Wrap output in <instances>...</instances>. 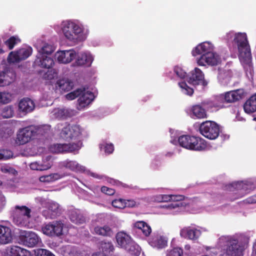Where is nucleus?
<instances>
[{
    "instance_id": "nucleus-48",
    "label": "nucleus",
    "mask_w": 256,
    "mask_h": 256,
    "mask_svg": "<svg viewBox=\"0 0 256 256\" xmlns=\"http://www.w3.org/2000/svg\"><path fill=\"white\" fill-rule=\"evenodd\" d=\"M10 101V95L8 93L0 92V103L7 104Z\"/></svg>"
},
{
    "instance_id": "nucleus-58",
    "label": "nucleus",
    "mask_w": 256,
    "mask_h": 256,
    "mask_svg": "<svg viewBox=\"0 0 256 256\" xmlns=\"http://www.w3.org/2000/svg\"><path fill=\"white\" fill-rule=\"evenodd\" d=\"M124 204H126V207L133 208L136 206V202L134 200H124Z\"/></svg>"
},
{
    "instance_id": "nucleus-7",
    "label": "nucleus",
    "mask_w": 256,
    "mask_h": 256,
    "mask_svg": "<svg viewBox=\"0 0 256 256\" xmlns=\"http://www.w3.org/2000/svg\"><path fill=\"white\" fill-rule=\"evenodd\" d=\"M36 133V130L33 126L20 128L17 132L16 142L19 145L24 144L31 140Z\"/></svg>"
},
{
    "instance_id": "nucleus-34",
    "label": "nucleus",
    "mask_w": 256,
    "mask_h": 256,
    "mask_svg": "<svg viewBox=\"0 0 256 256\" xmlns=\"http://www.w3.org/2000/svg\"><path fill=\"white\" fill-rule=\"evenodd\" d=\"M21 42V40L19 38L18 36H10L4 43L5 45L10 50H11L14 48V47L18 44Z\"/></svg>"
},
{
    "instance_id": "nucleus-31",
    "label": "nucleus",
    "mask_w": 256,
    "mask_h": 256,
    "mask_svg": "<svg viewBox=\"0 0 256 256\" xmlns=\"http://www.w3.org/2000/svg\"><path fill=\"white\" fill-rule=\"evenodd\" d=\"M60 90L64 92L70 90L74 86L73 82L68 79H60L56 82Z\"/></svg>"
},
{
    "instance_id": "nucleus-55",
    "label": "nucleus",
    "mask_w": 256,
    "mask_h": 256,
    "mask_svg": "<svg viewBox=\"0 0 256 256\" xmlns=\"http://www.w3.org/2000/svg\"><path fill=\"white\" fill-rule=\"evenodd\" d=\"M51 164L48 162H47L46 164H39V170L42 171L47 170L50 168H51Z\"/></svg>"
},
{
    "instance_id": "nucleus-59",
    "label": "nucleus",
    "mask_w": 256,
    "mask_h": 256,
    "mask_svg": "<svg viewBox=\"0 0 256 256\" xmlns=\"http://www.w3.org/2000/svg\"><path fill=\"white\" fill-rule=\"evenodd\" d=\"M245 200L246 202L248 204L256 203V194L248 198Z\"/></svg>"
},
{
    "instance_id": "nucleus-18",
    "label": "nucleus",
    "mask_w": 256,
    "mask_h": 256,
    "mask_svg": "<svg viewBox=\"0 0 256 256\" xmlns=\"http://www.w3.org/2000/svg\"><path fill=\"white\" fill-rule=\"evenodd\" d=\"M35 104L30 98H26L21 100L18 104V108L20 112L27 114L34 110Z\"/></svg>"
},
{
    "instance_id": "nucleus-1",
    "label": "nucleus",
    "mask_w": 256,
    "mask_h": 256,
    "mask_svg": "<svg viewBox=\"0 0 256 256\" xmlns=\"http://www.w3.org/2000/svg\"><path fill=\"white\" fill-rule=\"evenodd\" d=\"M234 42L237 46L238 58L242 64L244 66H250L252 56L246 34L244 32L236 33Z\"/></svg>"
},
{
    "instance_id": "nucleus-35",
    "label": "nucleus",
    "mask_w": 256,
    "mask_h": 256,
    "mask_svg": "<svg viewBox=\"0 0 256 256\" xmlns=\"http://www.w3.org/2000/svg\"><path fill=\"white\" fill-rule=\"evenodd\" d=\"M14 80V78L8 75V73L4 72H0V86H4L9 85Z\"/></svg>"
},
{
    "instance_id": "nucleus-51",
    "label": "nucleus",
    "mask_w": 256,
    "mask_h": 256,
    "mask_svg": "<svg viewBox=\"0 0 256 256\" xmlns=\"http://www.w3.org/2000/svg\"><path fill=\"white\" fill-rule=\"evenodd\" d=\"M57 76L56 70L54 69H50L46 72L45 74V78L48 80H52L56 77Z\"/></svg>"
},
{
    "instance_id": "nucleus-23",
    "label": "nucleus",
    "mask_w": 256,
    "mask_h": 256,
    "mask_svg": "<svg viewBox=\"0 0 256 256\" xmlns=\"http://www.w3.org/2000/svg\"><path fill=\"white\" fill-rule=\"evenodd\" d=\"M194 140L192 141L189 150L196 151H202L206 147V142L203 138L198 136H194Z\"/></svg>"
},
{
    "instance_id": "nucleus-57",
    "label": "nucleus",
    "mask_w": 256,
    "mask_h": 256,
    "mask_svg": "<svg viewBox=\"0 0 256 256\" xmlns=\"http://www.w3.org/2000/svg\"><path fill=\"white\" fill-rule=\"evenodd\" d=\"M114 150V146L112 144H106L104 146V151L108 154H112Z\"/></svg>"
},
{
    "instance_id": "nucleus-64",
    "label": "nucleus",
    "mask_w": 256,
    "mask_h": 256,
    "mask_svg": "<svg viewBox=\"0 0 256 256\" xmlns=\"http://www.w3.org/2000/svg\"><path fill=\"white\" fill-rule=\"evenodd\" d=\"M44 256H55L51 252L46 250V254Z\"/></svg>"
},
{
    "instance_id": "nucleus-56",
    "label": "nucleus",
    "mask_w": 256,
    "mask_h": 256,
    "mask_svg": "<svg viewBox=\"0 0 256 256\" xmlns=\"http://www.w3.org/2000/svg\"><path fill=\"white\" fill-rule=\"evenodd\" d=\"M34 252L35 256H44L46 254V249L37 248L34 250Z\"/></svg>"
},
{
    "instance_id": "nucleus-15",
    "label": "nucleus",
    "mask_w": 256,
    "mask_h": 256,
    "mask_svg": "<svg viewBox=\"0 0 256 256\" xmlns=\"http://www.w3.org/2000/svg\"><path fill=\"white\" fill-rule=\"evenodd\" d=\"M82 92L78 100V110H81L88 106L94 99V94L90 91L86 90L84 88H81Z\"/></svg>"
},
{
    "instance_id": "nucleus-19",
    "label": "nucleus",
    "mask_w": 256,
    "mask_h": 256,
    "mask_svg": "<svg viewBox=\"0 0 256 256\" xmlns=\"http://www.w3.org/2000/svg\"><path fill=\"white\" fill-rule=\"evenodd\" d=\"M134 229L138 232L142 233L145 236H148L152 232L150 226L144 221H138L134 224Z\"/></svg>"
},
{
    "instance_id": "nucleus-46",
    "label": "nucleus",
    "mask_w": 256,
    "mask_h": 256,
    "mask_svg": "<svg viewBox=\"0 0 256 256\" xmlns=\"http://www.w3.org/2000/svg\"><path fill=\"white\" fill-rule=\"evenodd\" d=\"M112 206L116 208H126L124 200L122 198L116 199L112 201Z\"/></svg>"
},
{
    "instance_id": "nucleus-21",
    "label": "nucleus",
    "mask_w": 256,
    "mask_h": 256,
    "mask_svg": "<svg viewBox=\"0 0 256 256\" xmlns=\"http://www.w3.org/2000/svg\"><path fill=\"white\" fill-rule=\"evenodd\" d=\"M200 231L196 228H191L190 226L184 227L180 230V235L182 237L192 240H196L198 238Z\"/></svg>"
},
{
    "instance_id": "nucleus-49",
    "label": "nucleus",
    "mask_w": 256,
    "mask_h": 256,
    "mask_svg": "<svg viewBox=\"0 0 256 256\" xmlns=\"http://www.w3.org/2000/svg\"><path fill=\"white\" fill-rule=\"evenodd\" d=\"M175 74L180 78H184L186 76V72L180 67L176 66L174 68Z\"/></svg>"
},
{
    "instance_id": "nucleus-52",
    "label": "nucleus",
    "mask_w": 256,
    "mask_h": 256,
    "mask_svg": "<svg viewBox=\"0 0 256 256\" xmlns=\"http://www.w3.org/2000/svg\"><path fill=\"white\" fill-rule=\"evenodd\" d=\"M101 191L103 193L109 196H112L115 193V190L114 189L108 188L106 186H103L102 187Z\"/></svg>"
},
{
    "instance_id": "nucleus-11",
    "label": "nucleus",
    "mask_w": 256,
    "mask_h": 256,
    "mask_svg": "<svg viewBox=\"0 0 256 256\" xmlns=\"http://www.w3.org/2000/svg\"><path fill=\"white\" fill-rule=\"evenodd\" d=\"M197 62L198 65L200 66H204L206 64L214 66L221 62V58L217 53L212 51L208 52V54H202L198 60Z\"/></svg>"
},
{
    "instance_id": "nucleus-38",
    "label": "nucleus",
    "mask_w": 256,
    "mask_h": 256,
    "mask_svg": "<svg viewBox=\"0 0 256 256\" xmlns=\"http://www.w3.org/2000/svg\"><path fill=\"white\" fill-rule=\"evenodd\" d=\"M2 116L4 118H10L14 114V110L12 106H8L3 108L2 113Z\"/></svg>"
},
{
    "instance_id": "nucleus-39",
    "label": "nucleus",
    "mask_w": 256,
    "mask_h": 256,
    "mask_svg": "<svg viewBox=\"0 0 256 256\" xmlns=\"http://www.w3.org/2000/svg\"><path fill=\"white\" fill-rule=\"evenodd\" d=\"M101 248L103 252L106 253H110L114 250V247L112 242L102 241L100 244Z\"/></svg>"
},
{
    "instance_id": "nucleus-22",
    "label": "nucleus",
    "mask_w": 256,
    "mask_h": 256,
    "mask_svg": "<svg viewBox=\"0 0 256 256\" xmlns=\"http://www.w3.org/2000/svg\"><path fill=\"white\" fill-rule=\"evenodd\" d=\"M12 240L11 230L10 228L0 225V244L10 243Z\"/></svg>"
},
{
    "instance_id": "nucleus-29",
    "label": "nucleus",
    "mask_w": 256,
    "mask_h": 256,
    "mask_svg": "<svg viewBox=\"0 0 256 256\" xmlns=\"http://www.w3.org/2000/svg\"><path fill=\"white\" fill-rule=\"evenodd\" d=\"M192 114L197 118H206L208 115L206 110L200 104L193 106L191 108Z\"/></svg>"
},
{
    "instance_id": "nucleus-24",
    "label": "nucleus",
    "mask_w": 256,
    "mask_h": 256,
    "mask_svg": "<svg viewBox=\"0 0 256 256\" xmlns=\"http://www.w3.org/2000/svg\"><path fill=\"white\" fill-rule=\"evenodd\" d=\"M150 244L157 248H162L167 244V241L165 238L158 235L154 236L149 240Z\"/></svg>"
},
{
    "instance_id": "nucleus-12",
    "label": "nucleus",
    "mask_w": 256,
    "mask_h": 256,
    "mask_svg": "<svg viewBox=\"0 0 256 256\" xmlns=\"http://www.w3.org/2000/svg\"><path fill=\"white\" fill-rule=\"evenodd\" d=\"M80 133L78 126L68 124L62 128L60 133V137L65 140L69 141L78 136Z\"/></svg>"
},
{
    "instance_id": "nucleus-62",
    "label": "nucleus",
    "mask_w": 256,
    "mask_h": 256,
    "mask_svg": "<svg viewBox=\"0 0 256 256\" xmlns=\"http://www.w3.org/2000/svg\"><path fill=\"white\" fill-rule=\"evenodd\" d=\"M66 112V110L64 109H62L58 110V114H61V117L62 118H66V116L65 115Z\"/></svg>"
},
{
    "instance_id": "nucleus-33",
    "label": "nucleus",
    "mask_w": 256,
    "mask_h": 256,
    "mask_svg": "<svg viewBox=\"0 0 256 256\" xmlns=\"http://www.w3.org/2000/svg\"><path fill=\"white\" fill-rule=\"evenodd\" d=\"M64 256H80V252L74 246L68 245L62 248Z\"/></svg>"
},
{
    "instance_id": "nucleus-37",
    "label": "nucleus",
    "mask_w": 256,
    "mask_h": 256,
    "mask_svg": "<svg viewBox=\"0 0 256 256\" xmlns=\"http://www.w3.org/2000/svg\"><path fill=\"white\" fill-rule=\"evenodd\" d=\"M20 61L27 58L32 53V48H22L18 50Z\"/></svg>"
},
{
    "instance_id": "nucleus-50",
    "label": "nucleus",
    "mask_w": 256,
    "mask_h": 256,
    "mask_svg": "<svg viewBox=\"0 0 256 256\" xmlns=\"http://www.w3.org/2000/svg\"><path fill=\"white\" fill-rule=\"evenodd\" d=\"M182 249L179 248H176L171 250L167 256H182Z\"/></svg>"
},
{
    "instance_id": "nucleus-42",
    "label": "nucleus",
    "mask_w": 256,
    "mask_h": 256,
    "mask_svg": "<svg viewBox=\"0 0 256 256\" xmlns=\"http://www.w3.org/2000/svg\"><path fill=\"white\" fill-rule=\"evenodd\" d=\"M62 166L72 170H76L78 167V164L76 161L66 160L62 162Z\"/></svg>"
},
{
    "instance_id": "nucleus-47",
    "label": "nucleus",
    "mask_w": 256,
    "mask_h": 256,
    "mask_svg": "<svg viewBox=\"0 0 256 256\" xmlns=\"http://www.w3.org/2000/svg\"><path fill=\"white\" fill-rule=\"evenodd\" d=\"M182 196L180 195H165L163 197L164 200H172L174 202H178L182 200Z\"/></svg>"
},
{
    "instance_id": "nucleus-32",
    "label": "nucleus",
    "mask_w": 256,
    "mask_h": 256,
    "mask_svg": "<svg viewBox=\"0 0 256 256\" xmlns=\"http://www.w3.org/2000/svg\"><path fill=\"white\" fill-rule=\"evenodd\" d=\"M194 136L190 135H182L178 138V142L180 146L189 150L192 141L194 140Z\"/></svg>"
},
{
    "instance_id": "nucleus-17",
    "label": "nucleus",
    "mask_w": 256,
    "mask_h": 256,
    "mask_svg": "<svg viewBox=\"0 0 256 256\" xmlns=\"http://www.w3.org/2000/svg\"><path fill=\"white\" fill-rule=\"evenodd\" d=\"M214 50V46L210 42H204L198 44L194 49L192 54L193 56H196L199 54H208Z\"/></svg>"
},
{
    "instance_id": "nucleus-30",
    "label": "nucleus",
    "mask_w": 256,
    "mask_h": 256,
    "mask_svg": "<svg viewBox=\"0 0 256 256\" xmlns=\"http://www.w3.org/2000/svg\"><path fill=\"white\" fill-rule=\"evenodd\" d=\"M94 232L96 234L104 236H111L114 234L112 228L108 226H96L94 228Z\"/></svg>"
},
{
    "instance_id": "nucleus-28",
    "label": "nucleus",
    "mask_w": 256,
    "mask_h": 256,
    "mask_svg": "<svg viewBox=\"0 0 256 256\" xmlns=\"http://www.w3.org/2000/svg\"><path fill=\"white\" fill-rule=\"evenodd\" d=\"M8 256H29L28 250L18 246H13L8 252Z\"/></svg>"
},
{
    "instance_id": "nucleus-61",
    "label": "nucleus",
    "mask_w": 256,
    "mask_h": 256,
    "mask_svg": "<svg viewBox=\"0 0 256 256\" xmlns=\"http://www.w3.org/2000/svg\"><path fill=\"white\" fill-rule=\"evenodd\" d=\"M12 170V168L10 167L6 166H3L1 168V171L4 173L10 172Z\"/></svg>"
},
{
    "instance_id": "nucleus-16",
    "label": "nucleus",
    "mask_w": 256,
    "mask_h": 256,
    "mask_svg": "<svg viewBox=\"0 0 256 256\" xmlns=\"http://www.w3.org/2000/svg\"><path fill=\"white\" fill-rule=\"evenodd\" d=\"M22 240L24 245L30 248L36 246L42 243L40 238L32 232H26Z\"/></svg>"
},
{
    "instance_id": "nucleus-63",
    "label": "nucleus",
    "mask_w": 256,
    "mask_h": 256,
    "mask_svg": "<svg viewBox=\"0 0 256 256\" xmlns=\"http://www.w3.org/2000/svg\"><path fill=\"white\" fill-rule=\"evenodd\" d=\"M179 206H180V204H178L176 203V204H168V206L169 208H175L176 207H178Z\"/></svg>"
},
{
    "instance_id": "nucleus-41",
    "label": "nucleus",
    "mask_w": 256,
    "mask_h": 256,
    "mask_svg": "<svg viewBox=\"0 0 256 256\" xmlns=\"http://www.w3.org/2000/svg\"><path fill=\"white\" fill-rule=\"evenodd\" d=\"M8 61L10 63L18 62L20 61L18 50L11 52L9 54Z\"/></svg>"
},
{
    "instance_id": "nucleus-10",
    "label": "nucleus",
    "mask_w": 256,
    "mask_h": 256,
    "mask_svg": "<svg viewBox=\"0 0 256 256\" xmlns=\"http://www.w3.org/2000/svg\"><path fill=\"white\" fill-rule=\"evenodd\" d=\"M31 210L25 206H16L13 212L14 222L17 225H22L24 218L29 219L31 217Z\"/></svg>"
},
{
    "instance_id": "nucleus-14",
    "label": "nucleus",
    "mask_w": 256,
    "mask_h": 256,
    "mask_svg": "<svg viewBox=\"0 0 256 256\" xmlns=\"http://www.w3.org/2000/svg\"><path fill=\"white\" fill-rule=\"evenodd\" d=\"M243 90L238 89L233 91L228 92L224 94H220L216 97V100L222 103L233 102L241 99L244 95Z\"/></svg>"
},
{
    "instance_id": "nucleus-40",
    "label": "nucleus",
    "mask_w": 256,
    "mask_h": 256,
    "mask_svg": "<svg viewBox=\"0 0 256 256\" xmlns=\"http://www.w3.org/2000/svg\"><path fill=\"white\" fill-rule=\"evenodd\" d=\"M54 52V48L52 45L45 44L39 51L40 56L45 54H51Z\"/></svg>"
},
{
    "instance_id": "nucleus-53",
    "label": "nucleus",
    "mask_w": 256,
    "mask_h": 256,
    "mask_svg": "<svg viewBox=\"0 0 256 256\" xmlns=\"http://www.w3.org/2000/svg\"><path fill=\"white\" fill-rule=\"evenodd\" d=\"M228 72L226 70H220L218 78L220 80H224L228 76Z\"/></svg>"
},
{
    "instance_id": "nucleus-4",
    "label": "nucleus",
    "mask_w": 256,
    "mask_h": 256,
    "mask_svg": "<svg viewBox=\"0 0 256 256\" xmlns=\"http://www.w3.org/2000/svg\"><path fill=\"white\" fill-rule=\"evenodd\" d=\"M118 244L128 252L132 255L138 256L140 254V248L132 240L130 236L124 232H118L116 235Z\"/></svg>"
},
{
    "instance_id": "nucleus-13",
    "label": "nucleus",
    "mask_w": 256,
    "mask_h": 256,
    "mask_svg": "<svg viewBox=\"0 0 256 256\" xmlns=\"http://www.w3.org/2000/svg\"><path fill=\"white\" fill-rule=\"evenodd\" d=\"M188 82L190 84L194 86L201 84L204 86H206L208 84V82L204 80V73L198 68H196L191 71L188 77Z\"/></svg>"
},
{
    "instance_id": "nucleus-43",
    "label": "nucleus",
    "mask_w": 256,
    "mask_h": 256,
    "mask_svg": "<svg viewBox=\"0 0 256 256\" xmlns=\"http://www.w3.org/2000/svg\"><path fill=\"white\" fill-rule=\"evenodd\" d=\"M178 86L182 89L183 92L188 95L192 96L194 93V90L189 87L185 82H178Z\"/></svg>"
},
{
    "instance_id": "nucleus-9",
    "label": "nucleus",
    "mask_w": 256,
    "mask_h": 256,
    "mask_svg": "<svg viewBox=\"0 0 256 256\" xmlns=\"http://www.w3.org/2000/svg\"><path fill=\"white\" fill-rule=\"evenodd\" d=\"M64 224L60 221H54L42 227L43 233L50 236H59L62 235Z\"/></svg>"
},
{
    "instance_id": "nucleus-6",
    "label": "nucleus",
    "mask_w": 256,
    "mask_h": 256,
    "mask_svg": "<svg viewBox=\"0 0 256 256\" xmlns=\"http://www.w3.org/2000/svg\"><path fill=\"white\" fill-rule=\"evenodd\" d=\"M82 146V142L78 140L76 142L69 144H54L50 146L49 150L55 154L74 152L78 151Z\"/></svg>"
},
{
    "instance_id": "nucleus-45",
    "label": "nucleus",
    "mask_w": 256,
    "mask_h": 256,
    "mask_svg": "<svg viewBox=\"0 0 256 256\" xmlns=\"http://www.w3.org/2000/svg\"><path fill=\"white\" fill-rule=\"evenodd\" d=\"M82 92L81 88H79L68 94H66V97L68 100H73L78 97H80V95Z\"/></svg>"
},
{
    "instance_id": "nucleus-3",
    "label": "nucleus",
    "mask_w": 256,
    "mask_h": 256,
    "mask_svg": "<svg viewBox=\"0 0 256 256\" xmlns=\"http://www.w3.org/2000/svg\"><path fill=\"white\" fill-rule=\"evenodd\" d=\"M62 30L65 37L70 41L76 42L86 39V36L82 34V28L74 22H66Z\"/></svg>"
},
{
    "instance_id": "nucleus-5",
    "label": "nucleus",
    "mask_w": 256,
    "mask_h": 256,
    "mask_svg": "<svg viewBox=\"0 0 256 256\" xmlns=\"http://www.w3.org/2000/svg\"><path fill=\"white\" fill-rule=\"evenodd\" d=\"M199 130L203 136L210 140L216 139L220 134L219 126L213 121L207 120L202 122Z\"/></svg>"
},
{
    "instance_id": "nucleus-27",
    "label": "nucleus",
    "mask_w": 256,
    "mask_h": 256,
    "mask_svg": "<svg viewBox=\"0 0 256 256\" xmlns=\"http://www.w3.org/2000/svg\"><path fill=\"white\" fill-rule=\"evenodd\" d=\"M93 61V58L90 54H81L78 56L76 64L78 66H90Z\"/></svg>"
},
{
    "instance_id": "nucleus-20",
    "label": "nucleus",
    "mask_w": 256,
    "mask_h": 256,
    "mask_svg": "<svg viewBox=\"0 0 256 256\" xmlns=\"http://www.w3.org/2000/svg\"><path fill=\"white\" fill-rule=\"evenodd\" d=\"M58 60L61 63L67 64L72 62L76 54L73 50L61 51L57 52Z\"/></svg>"
},
{
    "instance_id": "nucleus-44",
    "label": "nucleus",
    "mask_w": 256,
    "mask_h": 256,
    "mask_svg": "<svg viewBox=\"0 0 256 256\" xmlns=\"http://www.w3.org/2000/svg\"><path fill=\"white\" fill-rule=\"evenodd\" d=\"M60 178L59 174H53L48 176H42L40 178V180L41 182H52Z\"/></svg>"
},
{
    "instance_id": "nucleus-26",
    "label": "nucleus",
    "mask_w": 256,
    "mask_h": 256,
    "mask_svg": "<svg viewBox=\"0 0 256 256\" xmlns=\"http://www.w3.org/2000/svg\"><path fill=\"white\" fill-rule=\"evenodd\" d=\"M244 109L248 114L256 112V93L246 101L244 106Z\"/></svg>"
},
{
    "instance_id": "nucleus-54",
    "label": "nucleus",
    "mask_w": 256,
    "mask_h": 256,
    "mask_svg": "<svg viewBox=\"0 0 256 256\" xmlns=\"http://www.w3.org/2000/svg\"><path fill=\"white\" fill-rule=\"evenodd\" d=\"M48 209L52 212L57 213L59 209V205L56 202H51L49 204Z\"/></svg>"
},
{
    "instance_id": "nucleus-25",
    "label": "nucleus",
    "mask_w": 256,
    "mask_h": 256,
    "mask_svg": "<svg viewBox=\"0 0 256 256\" xmlns=\"http://www.w3.org/2000/svg\"><path fill=\"white\" fill-rule=\"evenodd\" d=\"M36 62L41 68L50 69L54 64L53 59L47 56H42L37 57Z\"/></svg>"
},
{
    "instance_id": "nucleus-2",
    "label": "nucleus",
    "mask_w": 256,
    "mask_h": 256,
    "mask_svg": "<svg viewBox=\"0 0 256 256\" xmlns=\"http://www.w3.org/2000/svg\"><path fill=\"white\" fill-rule=\"evenodd\" d=\"M220 240L225 242L222 248V256H244V246L238 244L237 239L222 237Z\"/></svg>"
},
{
    "instance_id": "nucleus-36",
    "label": "nucleus",
    "mask_w": 256,
    "mask_h": 256,
    "mask_svg": "<svg viewBox=\"0 0 256 256\" xmlns=\"http://www.w3.org/2000/svg\"><path fill=\"white\" fill-rule=\"evenodd\" d=\"M70 218L74 223L76 224H82L84 222V218L76 211H72L70 214Z\"/></svg>"
},
{
    "instance_id": "nucleus-60",
    "label": "nucleus",
    "mask_w": 256,
    "mask_h": 256,
    "mask_svg": "<svg viewBox=\"0 0 256 256\" xmlns=\"http://www.w3.org/2000/svg\"><path fill=\"white\" fill-rule=\"evenodd\" d=\"M30 169L32 170H39V163L38 162H32L30 165Z\"/></svg>"
},
{
    "instance_id": "nucleus-8",
    "label": "nucleus",
    "mask_w": 256,
    "mask_h": 256,
    "mask_svg": "<svg viewBox=\"0 0 256 256\" xmlns=\"http://www.w3.org/2000/svg\"><path fill=\"white\" fill-rule=\"evenodd\" d=\"M251 185L244 183L243 182H238L230 184L225 186V189L230 191H238L235 194L236 196L232 200H234L236 199L242 198L245 194L250 192L251 190Z\"/></svg>"
}]
</instances>
